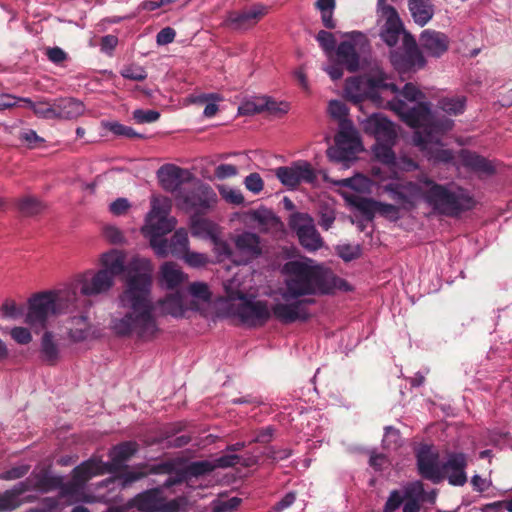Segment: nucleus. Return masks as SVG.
Wrapping results in <instances>:
<instances>
[{"mask_svg": "<svg viewBox=\"0 0 512 512\" xmlns=\"http://www.w3.org/2000/svg\"><path fill=\"white\" fill-rule=\"evenodd\" d=\"M345 93L355 103L364 99L378 105L385 102L407 125L422 129L415 131L413 142L429 161L450 163L454 159L453 152L445 149L440 141L442 134L452 129L453 120L434 122L431 104L423 101L425 95L413 83L405 84L400 91L391 78L377 67L363 76L348 79Z\"/></svg>", "mask_w": 512, "mask_h": 512, "instance_id": "1", "label": "nucleus"}, {"mask_svg": "<svg viewBox=\"0 0 512 512\" xmlns=\"http://www.w3.org/2000/svg\"><path fill=\"white\" fill-rule=\"evenodd\" d=\"M127 286L119 297L120 306L129 309L122 317L111 321V329L119 336L136 335L150 341L159 333L150 299L152 265L146 258H133L127 266Z\"/></svg>", "mask_w": 512, "mask_h": 512, "instance_id": "2", "label": "nucleus"}, {"mask_svg": "<svg viewBox=\"0 0 512 512\" xmlns=\"http://www.w3.org/2000/svg\"><path fill=\"white\" fill-rule=\"evenodd\" d=\"M284 288L280 292L282 300L290 301L302 296L329 294L337 290L347 291L348 283L310 259L292 260L284 264Z\"/></svg>", "mask_w": 512, "mask_h": 512, "instance_id": "3", "label": "nucleus"}, {"mask_svg": "<svg viewBox=\"0 0 512 512\" xmlns=\"http://www.w3.org/2000/svg\"><path fill=\"white\" fill-rule=\"evenodd\" d=\"M420 183L427 188L424 201L439 214L455 217L476 204L470 193L459 186L437 184L425 175L420 178Z\"/></svg>", "mask_w": 512, "mask_h": 512, "instance_id": "4", "label": "nucleus"}, {"mask_svg": "<svg viewBox=\"0 0 512 512\" xmlns=\"http://www.w3.org/2000/svg\"><path fill=\"white\" fill-rule=\"evenodd\" d=\"M74 300L75 293L65 288L36 293L28 299L25 323L32 328H44L50 316L71 313Z\"/></svg>", "mask_w": 512, "mask_h": 512, "instance_id": "5", "label": "nucleus"}, {"mask_svg": "<svg viewBox=\"0 0 512 512\" xmlns=\"http://www.w3.org/2000/svg\"><path fill=\"white\" fill-rule=\"evenodd\" d=\"M112 472L110 464L103 462L97 457H92L87 461L76 466L72 471L71 481L65 483L61 490V498H64L65 504L71 505L78 502H110L113 497L99 494L97 496L88 494L85 490L86 483L93 477Z\"/></svg>", "mask_w": 512, "mask_h": 512, "instance_id": "6", "label": "nucleus"}, {"mask_svg": "<svg viewBox=\"0 0 512 512\" xmlns=\"http://www.w3.org/2000/svg\"><path fill=\"white\" fill-rule=\"evenodd\" d=\"M172 202L165 196H154L151 199V210L145 218L141 232L149 238L150 245L159 257L168 255L167 240L162 237L171 232L176 224L175 217L169 216Z\"/></svg>", "mask_w": 512, "mask_h": 512, "instance_id": "7", "label": "nucleus"}, {"mask_svg": "<svg viewBox=\"0 0 512 512\" xmlns=\"http://www.w3.org/2000/svg\"><path fill=\"white\" fill-rule=\"evenodd\" d=\"M240 282L234 277L225 284V290L228 299L233 302L234 314L249 326H261L265 324L271 316V311L267 302L255 300L248 297L246 293L239 288Z\"/></svg>", "mask_w": 512, "mask_h": 512, "instance_id": "8", "label": "nucleus"}, {"mask_svg": "<svg viewBox=\"0 0 512 512\" xmlns=\"http://www.w3.org/2000/svg\"><path fill=\"white\" fill-rule=\"evenodd\" d=\"M114 285V281L108 271L89 269L75 275L65 290H72L75 293V300L72 304L75 309L89 308L90 302L86 297H96L106 294Z\"/></svg>", "mask_w": 512, "mask_h": 512, "instance_id": "9", "label": "nucleus"}, {"mask_svg": "<svg viewBox=\"0 0 512 512\" xmlns=\"http://www.w3.org/2000/svg\"><path fill=\"white\" fill-rule=\"evenodd\" d=\"M360 150V139L352 123H342L335 136V145L327 149V156L330 161L343 163L347 168Z\"/></svg>", "mask_w": 512, "mask_h": 512, "instance_id": "10", "label": "nucleus"}, {"mask_svg": "<svg viewBox=\"0 0 512 512\" xmlns=\"http://www.w3.org/2000/svg\"><path fill=\"white\" fill-rule=\"evenodd\" d=\"M425 501L424 485L421 481L409 482L402 492L393 490L385 503L384 512H393L403 504V512H420L421 503Z\"/></svg>", "mask_w": 512, "mask_h": 512, "instance_id": "11", "label": "nucleus"}, {"mask_svg": "<svg viewBox=\"0 0 512 512\" xmlns=\"http://www.w3.org/2000/svg\"><path fill=\"white\" fill-rule=\"evenodd\" d=\"M185 500L182 498L165 502L160 489H150L136 495L128 503L139 512H184Z\"/></svg>", "mask_w": 512, "mask_h": 512, "instance_id": "12", "label": "nucleus"}, {"mask_svg": "<svg viewBox=\"0 0 512 512\" xmlns=\"http://www.w3.org/2000/svg\"><path fill=\"white\" fill-rule=\"evenodd\" d=\"M289 226L296 233L300 244L308 251H317L324 241L316 230L313 218L307 213L296 212L289 218Z\"/></svg>", "mask_w": 512, "mask_h": 512, "instance_id": "13", "label": "nucleus"}, {"mask_svg": "<svg viewBox=\"0 0 512 512\" xmlns=\"http://www.w3.org/2000/svg\"><path fill=\"white\" fill-rule=\"evenodd\" d=\"M275 175L289 189H295L302 183L314 184L317 180L315 169L307 161H296L290 166L278 167Z\"/></svg>", "mask_w": 512, "mask_h": 512, "instance_id": "14", "label": "nucleus"}, {"mask_svg": "<svg viewBox=\"0 0 512 512\" xmlns=\"http://www.w3.org/2000/svg\"><path fill=\"white\" fill-rule=\"evenodd\" d=\"M403 46V52L395 50L390 54V61L396 70L406 72L421 69L426 65V60L411 35L404 36Z\"/></svg>", "mask_w": 512, "mask_h": 512, "instance_id": "15", "label": "nucleus"}, {"mask_svg": "<svg viewBox=\"0 0 512 512\" xmlns=\"http://www.w3.org/2000/svg\"><path fill=\"white\" fill-rule=\"evenodd\" d=\"M421 177L418 178L417 182L392 181L384 185L383 190L389 193L392 199L402 206L413 207L417 200H424V194L427 189L424 184L420 183Z\"/></svg>", "mask_w": 512, "mask_h": 512, "instance_id": "16", "label": "nucleus"}, {"mask_svg": "<svg viewBox=\"0 0 512 512\" xmlns=\"http://www.w3.org/2000/svg\"><path fill=\"white\" fill-rule=\"evenodd\" d=\"M64 485L61 476L53 475L50 471L41 469L39 471L34 470L29 477L16 484L15 487L20 498H22V495L28 491L48 492L58 488L61 491Z\"/></svg>", "mask_w": 512, "mask_h": 512, "instance_id": "17", "label": "nucleus"}, {"mask_svg": "<svg viewBox=\"0 0 512 512\" xmlns=\"http://www.w3.org/2000/svg\"><path fill=\"white\" fill-rule=\"evenodd\" d=\"M468 465L467 455L462 452H451L445 461L441 463L440 482L447 480L451 486H464L468 477L466 468Z\"/></svg>", "mask_w": 512, "mask_h": 512, "instance_id": "18", "label": "nucleus"}, {"mask_svg": "<svg viewBox=\"0 0 512 512\" xmlns=\"http://www.w3.org/2000/svg\"><path fill=\"white\" fill-rule=\"evenodd\" d=\"M244 226L257 229L260 233H270L280 230L283 226L275 213L265 207L251 209L241 215Z\"/></svg>", "mask_w": 512, "mask_h": 512, "instance_id": "19", "label": "nucleus"}, {"mask_svg": "<svg viewBox=\"0 0 512 512\" xmlns=\"http://www.w3.org/2000/svg\"><path fill=\"white\" fill-rule=\"evenodd\" d=\"M88 308L78 309L79 315L71 316L65 324V336L71 344L83 343L95 337V331L87 315ZM76 309H73L75 311Z\"/></svg>", "mask_w": 512, "mask_h": 512, "instance_id": "20", "label": "nucleus"}, {"mask_svg": "<svg viewBox=\"0 0 512 512\" xmlns=\"http://www.w3.org/2000/svg\"><path fill=\"white\" fill-rule=\"evenodd\" d=\"M417 469L419 474L435 484L440 483L441 463L439 454L431 445L423 444L416 450Z\"/></svg>", "mask_w": 512, "mask_h": 512, "instance_id": "21", "label": "nucleus"}, {"mask_svg": "<svg viewBox=\"0 0 512 512\" xmlns=\"http://www.w3.org/2000/svg\"><path fill=\"white\" fill-rule=\"evenodd\" d=\"M268 12V6L256 3L239 12L229 13L225 23L234 30L245 31L254 27Z\"/></svg>", "mask_w": 512, "mask_h": 512, "instance_id": "22", "label": "nucleus"}, {"mask_svg": "<svg viewBox=\"0 0 512 512\" xmlns=\"http://www.w3.org/2000/svg\"><path fill=\"white\" fill-rule=\"evenodd\" d=\"M175 197L186 208L194 209L210 208L217 201L214 190L209 185L200 182L191 191L179 192Z\"/></svg>", "mask_w": 512, "mask_h": 512, "instance_id": "23", "label": "nucleus"}, {"mask_svg": "<svg viewBox=\"0 0 512 512\" xmlns=\"http://www.w3.org/2000/svg\"><path fill=\"white\" fill-rule=\"evenodd\" d=\"M344 36L350 38V40L343 41L337 46V61L350 72H355L360 65V57L356 45L359 39L364 38V35L361 32L352 31L345 33Z\"/></svg>", "mask_w": 512, "mask_h": 512, "instance_id": "24", "label": "nucleus"}, {"mask_svg": "<svg viewBox=\"0 0 512 512\" xmlns=\"http://www.w3.org/2000/svg\"><path fill=\"white\" fill-rule=\"evenodd\" d=\"M158 179L162 188L168 192L179 194L185 192L181 186L193 179L192 173L175 165H165L158 170Z\"/></svg>", "mask_w": 512, "mask_h": 512, "instance_id": "25", "label": "nucleus"}, {"mask_svg": "<svg viewBox=\"0 0 512 512\" xmlns=\"http://www.w3.org/2000/svg\"><path fill=\"white\" fill-rule=\"evenodd\" d=\"M363 129L376 141L395 142L397 138L396 125L381 114L369 116L363 122Z\"/></svg>", "mask_w": 512, "mask_h": 512, "instance_id": "26", "label": "nucleus"}, {"mask_svg": "<svg viewBox=\"0 0 512 512\" xmlns=\"http://www.w3.org/2000/svg\"><path fill=\"white\" fill-rule=\"evenodd\" d=\"M280 322L289 324L308 317L305 303L299 299L278 302L270 310Z\"/></svg>", "mask_w": 512, "mask_h": 512, "instance_id": "27", "label": "nucleus"}, {"mask_svg": "<svg viewBox=\"0 0 512 512\" xmlns=\"http://www.w3.org/2000/svg\"><path fill=\"white\" fill-rule=\"evenodd\" d=\"M420 46L423 51L431 57L439 58L449 48L448 36L440 31L431 29L423 30L420 34Z\"/></svg>", "mask_w": 512, "mask_h": 512, "instance_id": "28", "label": "nucleus"}, {"mask_svg": "<svg viewBox=\"0 0 512 512\" xmlns=\"http://www.w3.org/2000/svg\"><path fill=\"white\" fill-rule=\"evenodd\" d=\"M234 243L237 251L245 258V262L258 257L262 252L260 238L252 232L246 231L237 235Z\"/></svg>", "mask_w": 512, "mask_h": 512, "instance_id": "29", "label": "nucleus"}, {"mask_svg": "<svg viewBox=\"0 0 512 512\" xmlns=\"http://www.w3.org/2000/svg\"><path fill=\"white\" fill-rule=\"evenodd\" d=\"M386 21L381 30L382 40L390 47L397 44L402 32L401 20L393 7L386 9Z\"/></svg>", "mask_w": 512, "mask_h": 512, "instance_id": "30", "label": "nucleus"}, {"mask_svg": "<svg viewBox=\"0 0 512 512\" xmlns=\"http://www.w3.org/2000/svg\"><path fill=\"white\" fill-rule=\"evenodd\" d=\"M188 280L187 274L173 262H165L160 267L159 281L167 289H175Z\"/></svg>", "mask_w": 512, "mask_h": 512, "instance_id": "31", "label": "nucleus"}, {"mask_svg": "<svg viewBox=\"0 0 512 512\" xmlns=\"http://www.w3.org/2000/svg\"><path fill=\"white\" fill-rule=\"evenodd\" d=\"M100 264L102 266L101 270L108 271L112 281H114L115 277L125 270V254L123 251L112 249L101 254Z\"/></svg>", "mask_w": 512, "mask_h": 512, "instance_id": "32", "label": "nucleus"}, {"mask_svg": "<svg viewBox=\"0 0 512 512\" xmlns=\"http://www.w3.org/2000/svg\"><path fill=\"white\" fill-rule=\"evenodd\" d=\"M55 119H73L84 112V105L74 98H62L54 101Z\"/></svg>", "mask_w": 512, "mask_h": 512, "instance_id": "33", "label": "nucleus"}, {"mask_svg": "<svg viewBox=\"0 0 512 512\" xmlns=\"http://www.w3.org/2000/svg\"><path fill=\"white\" fill-rule=\"evenodd\" d=\"M411 16L416 24L425 26L434 15V6L431 0H408Z\"/></svg>", "mask_w": 512, "mask_h": 512, "instance_id": "34", "label": "nucleus"}, {"mask_svg": "<svg viewBox=\"0 0 512 512\" xmlns=\"http://www.w3.org/2000/svg\"><path fill=\"white\" fill-rule=\"evenodd\" d=\"M459 161L462 166L475 172L490 174L494 170L492 164L486 158L469 150H462L459 153Z\"/></svg>", "mask_w": 512, "mask_h": 512, "instance_id": "35", "label": "nucleus"}, {"mask_svg": "<svg viewBox=\"0 0 512 512\" xmlns=\"http://www.w3.org/2000/svg\"><path fill=\"white\" fill-rule=\"evenodd\" d=\"M40 354L48 365H55L60 359L59 345L50 331H46L41 338Z\"/></svg>", "mask_w": 512, "mask_h": 512, "instance_id": "36", "label": "nucleus"}, {"mask_svg": "<svg viewBox=\"0 0 512 512\" xmlns=\"http://www.w3.org/2000/svg\"><path fill=\"white\" fill-rule=\"evenodd\" d=\"M138 445L136 442L128 441L114 446L109 453L111 462L108 464L112 467V472L118 469L122 463L129 460L137 451Z\"/></svg>", "mask_w": 512, "mask_h": 512, "instance_id": "37", "label": "nucleus"}, {"mask_svg": "<svg viewBox=\"0 0 512 512\" xmlns=\"http://www.w3.org/2000/svg\"><path fill=\"white\" fill-rule=\"evenodd\" d=\"M396 168L403 171H413L418 168V165L413 160L405 157L399 159L395 158L394 163L390 166L389 170L387 171V173H391L390 175H382V170L380 167H374L372 172L373 175L377 177L380 181H385L387 179L398 180L397 173L395 171Z\"/></svg>", "mask_w": 512, "mask_h": 512, "instance_id": "38", "label": "nucleus"}, {"mask_svg": "<svg viewBox=\"0 0 512 512\" xmlns=\"http://www.w3.org/2000/svg\"><path fill=\"white\" fill-rule=\"evenodd\" d=\"M220 231L214 222L205 218H193L191 222V234L194 237L211 239Z\"/></svg>", "mask_w": 512, "mask_h": 512, "instance_id": "39", "label": "nucleus"}, {"mask_svg": "<svg viewBox=\"0 0 512 512\" xmlns=\"http://www.w3.org/2000/svg\"><path fill=\"white\" fill-rule=\"evenodd\" d=\"M394 143L395 142L376 141L373 145L375 157L384 165V168H381L382 175L386 174L390 166L394 163L395 154L392 150Z\"/></svg>", "mask_w": 512, "mask_h": 512, "instance_id": "40", "label": "nucleus"}, {"mask_svg": "<svg viewBox=\"0 0 512 512\" xmlns=\"http://www.w3.org/2000/svg\"><path fill=\"white\" fill-rule=\"evenodd\" d=\"M168 254L173 256L182 257L189 250V239L188 233L184 228L176 230L171 237L170 241H167Z\"/></svg>", "mask_w": 512, "mask_h": 512, "instance_id": "41", "label": "nucleus"}, {"mask_svg": "<svg viewBox=\"0 0 512 512\" xmlns=\"http://www.w3.org/2000/svg\"><path fill=\"white\" fill-rule=\"evenodd\" d=\"M161 311L173 317H182L185 312V306L182 296L178 293L171 294L159 301Z\"/></svg>", "mask_w": 512, "mask_h": 512, "instance_id": "42", "label": "nucleus"}, {"mask_svg": "<svg viewBox=\"0 0 512 512\" xmlns=\"http://www.w3.org/2000/svg\"><path fill=\"white\" fill-rule=\"evenodd\" d=\"M24 107H28L33 113L43 119H55L54 101L51 103L47 100L32 101L30 98L22 100Z\"/></svg>", "mask_w": 512, "mask_h": 512, "instance_id": "43", "label": "nucleus"}, {"mask_svg": "<svg viewBox=\"0 0 512 512\" xmlns=\"http://www.w3.org/2000/svg\"><path fill=\"white\" fill-rule=\"evenodd\" d=\"M315 8L319 11L322 24L327 29L336 28V21L333 17L336 8V0H317Z\"/></svg>", "mask_w": 512, "mask_h": 512, "instance_id": "44", "label": "nucleus"}, {"mask_svg": "<svg viewBox=\"0 0 512 512\" xmlns=\"http://www.w3.org/2000/svg\"><path fill=\"white\" fill-rule=\"evenodd\" d=\"M213 471L214 466L211 460L194 461L185 467L183 477L184 479L189 480L193 477L198 478L200 476L210 474Z\"/></svg>", "mask_w": 512, "mask_h": 512, "instance_id": "45", "label": "nucleus"}, {"mask_svg": "<svg viewBox=\"0 0 512 512\" xmlns=\"http://www.w3.org/2000/svg\"><path fill=\"white\" fill-rule=\"evenodd\" d=\"M18 209L24 216H34L45 209V204L38 198L27 195L18 200Z\"/></svg>", "mask_w": 512, "mask_h": 512, "instance_id": "46", "label": "nucleus"}, {"mask_svg": "<svg viewBox=\"0 0 512 512\" xmlns=\"http://www.w3.org/2000/svg\"><path fill=\"white\" fill-rule=\"evenodd\" d=\"M24 503L15 486L0 493V512L12 511Z\"/></svg>", "mask_w": 512, "mask_h": 512, "instance_id": "47", "label": "nucleus"}, {"mask_svg": "<svg viewBox=\"0 0 512 512\" xmlns=\"http://www.w3.org/2000/svg\"><path fill=\"white\" fill-rule=\"evenodd\" d=\"M145 476V473L142 471H127L116 478H109L100 483L99 486H110V485H119L121 488H126L130 486L132 483L142 479Z\"/></svg>", "mask_w": 512, "mask_h": 512, "instance_id": "48", "label": "nucleus"}, {"mask_svg": "<svg viewBox=\"0 0 512 512\" xmlns=\"http://www.w3.org/2000/svg\"><path fill=\"white\" fill-rule=\"evenodd\" d=\"M266 105V96H255L242 102L238 107V113L240 115H254L265 111Z\"/></svg>", "mask_w": 512, "mask_h": 512, "instance_id": "49", "label": "nucleus"}, {"mask_svg": "<svg viewBox=\"0 0 512 512\" xmlns=\"http://www.w3.org/2000/svg\"><path fill=\"white\" fill-rule=\"evenodd\" d=\"M465 102L463 96L445 97L439 101V108L450 115H457L464 111Z\"/></svg>", "mask_w": 512, "mask_h": 512, "instance_id": "50", "label": "nucleus"}, {"mask_svg": "<svg viewBox=\"0 0 512 512\" xmlns=\"http://www.w3.org/2000/svg\"><path fill=\"white\" fill-rule=\"evenodd\" d=\"M334 184L340 187L351 188L356 191H363L368 188L369 181L366 177L357 174L350 178L337 180Z\"/></svg>", "mask_w": 512, "mask_h": 512, "instance_id": "51", "label": "nucleus"}, {"mask_svg": "<svg viewBox=\"0 0 512 512\" xmlns=\"http://www.w3.org/2000/svg\"><path fill=\"white\" fill-rule=\"evenodd\" d=\"M191 297L197 301L210 302L211 291L209 286L204 282H193L188 288Z\"/></svg>", "mask_w": 512, "mask_h": 512, "instance_id": "52", "label": "nucleus"}, {"mask_svg": "<svg viewBox=\"0 0 512 512\" xmlns=\"http://www.w3.org/2000/svg\"><path fill=\"white\" fill-rule=\"evenodd\" d=\"M210 241L213 244V251L218 261L228 258L231 255L230 246L222 239L220 231L215 235V237L211 238Z\"/></svg>", "mask_w": 512, "mask_h": 512, "instance_id": "53", "label": "nucleus"}, {"mask_svg": "<svg viewBox=\"0 0 512 512\" xmlns=\"http://www.w3.org/2000/svg\"><path fill=\"white\" fill-rule=\"evenodd\" d=\"M328 113L332 118L338 120L340 125L342 123H350L346 120L348 114L347 106L342 101L331 100L328 105Z\"/></svg>", "mask_w": 512, "mask_h": 512, "instance_id": "54", "label": "nucleus"}, {"mask_svg": "<svg viewBox=\"0 0 512 512\" xmlns=\"http://www.w3.org/2000/svg\"><path fill=\"white\" fill-rule=\"evenodd\" d=\"M240 503L241 499L238 497L215 499L211 502V510L212 512H229L236 509Z\"/></svg>", "mask_w": 512, "mask_h": 512, "instance_id": "55", "label": "nucleus"}, {"mask_svg": "<svg viewBox=\"0 0 512 512\" xmlns=\"http://www.w3.org/2000/svg\"><path fill=\"white\" fill-rule=\"evenodd\" d=\"M316 40L325 52L330 57L335 49L336 39L331 32L326 30H320L316 36Z\"/></svg>", "mask_w": 512, "mask_h": 512, "instance_id": "56", "label": "nucleus"}, {"mask_svg": "<svg viewBox=\"0 0 512 512\" xmlns=\"http://www.w3.org/2000/svg\"><path fill=\"white\" fill-rule=\"evenodd\" d=\"M2 317L8 319H17L23 314V309L19 307L13 299H5L0 307Z\"/></svg>", "mask_w": 512, "mask_h": 512, "instance_id": "57", "label": "nucleus"}, {"mask_svg": "<svg viewBox=\"0 0 512 512\" xmlns=\"http://www.w3.org/2000/svg\"><path fill=\"white\" fill-rule=\"evenodd\" d=\"M219 193L228 203L240 205L244 202V196L239 189L228 186H219Z\"/></svg>", "mask_w": 512, "mask_h": 512, "instance_id": "58", "label": "nucleus"}, {"mask_svg": "<svg viewBox=\"0 0 512 512\" xmlns=\"http://www.w3.org/2000/svg\"><path fill=\"white\" fill-rule=\"evenodd\" d=\"M182 258L187 265L193 268H201L209 263V257L204 253L187 251Z\"/></svg>", "mask_w": 512, "mask_h": 512, "instance_id": "59", "label": "nucleus"}, {"mask_svg": "<svg viewBox=\"0 0 512 512\" xmlns=\"http://www.w3.org/2000/svg\"><path fill=\"white\" fill-rule=\"evenodd\" d=\"M120 73L124 78L134 81H143L147 78L145 69L138 65L126 66Z\"/></svg>", "mask_w": 512, "mask_h": 512, "instance_id": "60", "label": "nucleus"}, {"mask_svg": "<svg viewBox=\"0 0 512 512\" xmlns=\"http://www.w3.org/2000/svg\"><path fill=\"white\" fill-rule=\"evenodd\" d=\"M30 470V465L20 464L0 474V480L10 481L24 477Z\"/></svg>", "mask_w": 512, "mask_h": 512, "instance_id": "61", "label": "nucleus"}, {"mask_svg": "<svg viewBox=\"0 0 512 512\" xmlns=\"http://www.w3.org/2000/svg\"><path fill=\"white\" fill-rule=\"evenodd\" d=\"M11 338L20 345H27L32 341V334L26 327L16 326L10 330Z\"/></svg>", "mask_w": 512, "mask_h": 512, "instance_id": "62", "label": "nucleus"}, {"mask_svg": "<svg viewBox=\"0 0 512 512\" xmlns=\"http://www.w3.org/2000/svg\"><path fill=\"white\" fill-rule=\"evenodd\" d=\"M103 236L111 244H122L125 242L123 232L114 225H106L103 228Z\"/></svg>", "mask_w": 512, "mask_h": 512, "instance_id": "63", "label": "nucleus"}, {"mask_svg": "<svg viewBox=\"0 0 512 512\" xmlns=\"http://www.w3.org/2000/svg\"><path fill=\"white\" fill-rule=\"evenodd\" d=\"M159 117L160 114L156 110L137 109L133 111V119L139 124L153 123L157 121Z\"/></svg>", "mask_w": 512, "mask_h": 512, "instance_id": "64", "label": "nucleus"}]
</instances>
